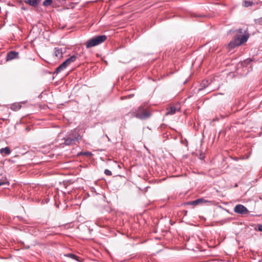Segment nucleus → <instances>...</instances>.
I'll list each match as a JSON object with an SVG mask.
<instances>
[{
	"instance_id": "f257e3e1",
	"label": "nucleus",
	"mask_w": 262,
	"mask_h": 262,
	"mask_svg": "<svg viewBox=\"0 0 262 262\" xmlns=\"http://www.w3.org/2000/svg\"><path fill=\"white\" fill-rule=\"evenodd\" d=\"M107 38L105 35L96 36L88 40L86 42V47L90 48L91 47L97 46L104 42Z\"/></svg>"
},
{
	"instance_id": "f03ea898",
	"label": "nucleus",
	"mask_w": 262,
	"mask_h": 262,
	"mask_svg": "<svg viewBox=\"0 0 262 262\" xmlns=\"http://www.w3.org/2000/svg\"><path fill=\"white\" fill-rule=\"evenodd\" d=\"M249 38L248 34H244L241 37L240 36H236L233 41H230L228 44V48L232 49L236 47L239 46L246 42Z\"/></svg>"
},
{
	"instance_id": "7ed1b4c3",
	"label": "nucleus",
	"mask_w": 262,
	"mask_h": 262,
	"mask_svg": "<svg viewBox=\"0 0 262 262\" xmlns=\"http://www.w3.org/2000/svg\"><path fill=\"white\" fill-rule=\"evenodd\" d=\"M133 116L140 119H145L150 116V114L142 106H140L138 110L132 113Z\"/></svg>"
},
{
	"instance_id": "20e7f679",
	"label": "nucleus",
	"mask_w": 262,
	"mask_h": 262,
	"mask_svg": "<svg viewBox=\"0 0 262 262\" xmlns=\"http://www.w3.org/2000/svg\"><path fill=\"white\" fill-rule=\"evenodd\" d=\"M77 58V56L75 55L71 56L70 58H68L66 61L62 62L59 67H58L56 69L55 72L56 73H58L61 71H63L71 63L74 62L76 60Z\"/></svg>"
},
{
	"instance_id": "39448f33",
	"label": "nucleus",
	"mask_w": 262,
	"mask_h": 262,
	"mask_svg": "<svg viewBox=\"0 0 262 262\" xmlns=\"http://www.w3.org/2000/svg\"><path fill=\"white\" fill-rule=\"evenodd\" d=\"M81 139V136L77 134L74 135V134H70L69 137L67 138L64 141V144L66 145H71L75 144L76 142Z\"/></svg>"
},
{
	"instance_id": "423d86ee",
	"label": "nucleus",
	"mask_w": 262,
	"mask_h": 262,
	"mask_svg": "<svg viewBox=\"0 0 262 262\" xmlns=\"http://www.w3.org/2000/svg\"><path fill=\"white\" fill-rule=\"evenodd\" d=\"M234 211L237 213L246 214L248 212V209L243 205L238 204L235 206Z\"/></svg>"
},
{
	"instance_id": "0eeeda50",
	"label": "nucleus",
	"mask_w": 262,
	"mask_h": 262,
	"mask_svg": "<svg viewBox=\"0 0 262 262\" xmlns=\"http://www.w3.org/2000/svg\"><path fill=\"white\" fill-rule=\"evenodd\" d=\"M18 58V53L15 51H11L7 54V60H11Z\"/></svg>"
},
{
	"instance_id": "6e6552de",
	"label": "nucleus",
	"mask_w": 262,
	"mask_h": 262,
	"mask_svg": "<svg viewBox=\"0 0 262 262\" xmlns=\"http://www.w3.org/2000/svg\"><path fill=\"white\" fill-rule=\"evenodd\" d=\"M54 55L58 58H61L63 56L62 49L59 48H55L54 49Z\"/></svg>"
},
{
	"instance_id": "1a4fd4ad",
	"label": "nucleus",
	"mask_w": 262,
	"mask_h": 262,
	"mask_svg": "<svg viewBox=\"0 0 262 262\" xmlns=\"http://www.w3.org/2000/svg\"><path fill=\"white\" fill-rule=\"evenodd\" d=\"M25 3L32 6H37L39 1L38 0H26Z\"/></svg>"
},
{
	"instance_id": "9d476101",
	"label": "nucleus",
	"mask_w": 262,
	"mask_h": 262,
	"mask_svg": "<svg viewBox=\"0 0 262 262\" xmlns=\"http://www.w3.org/2000/svg\"><path fill=\"white\" fill-rule=\"evenodd\" d=\"M177 108L175 106H171L167 109L166 115H173L176 113L177 111Z\"/></svg>"
},
{
	"instance_id": "9b49d317",
	"label": "nucleus",
	"mask_w": 262,
	"mask_h": 262,
	"mask_svg": "<svg viewBox=\"0 0 262 262\" xmlns=\"http://www.w3.org/2000/svg\"><path fill=\"white\" fill-rule=\"evenodd\" d=\"M204 201V199H197L196 200L190 202L188 204L195 206V205H198L199 204H200V203H201L202 202H203Z\"/></svg>"
},
{
	"instance_id": "f8f14e48",
	"label": "nucleus",
	"mask_w": 262,
	"mask_h": 262,
	"mask_svg": "<svg viewBox=\"0 0 262 262\" xmlns=\"http://www.w3.org/2000/svg\"><path fill=\"white\" fill-rule=\"evenodd\" d=\"M64 256L68 257L71 258L73 259H75L78 261H80L79 257L74 254H72V253L66 254H64Z\"/></svg>"
},
{
	"instance_id": "ddd939ff",
	"label": "nucleus",
	"mask_w": 262,
	"mask_h": 262,
	"mask_svg": "<svg viewBox=\"0 0 262 262\" xmlns=\"http://www.w3.org/2000/svg\"><path fill=\"white\" fill-rule=\"evenodd\" d=\"M1 154L4 153L5 155H8L10 154L11 151L10 148L8 147H6L5 148H2L0 149Z\"/></svg>"
},
{
	"instance_id": "4468645a",
	"label": "nucleus",
	"mask_w": 262,
	"mask_h": 262,
	"mask_svg": "<svg viewBox=\"0 0 262 262\" xmlns=\"http://www.w3.org/2000/svg\"><path fill=\"white\" fill-rule=\"evenodd\" d=\"M21 108V105L18 103L13 104L11 106V109L14 111H17L19 110Z\"/></svg>"
},
{
	"instance_id": "2eb2a0df",
	"label": "nucleus",
	"mask_w": 262,
	"mask_h": 262,
	"mask_svg": "<svg viewBox=\"0 0 262 262\" xmlns=\"http://www.w3.org/2000/svg\"><path fill=\"white\" fill-rule=\"evenodd\" d=\"M253 4L252 2L249 1H245L243 2V5L245 7H248L251 6Z\"/></svg>"
},
{
	"instance_id": "dca6fc26",
	"label": "nucleus",
	"mask_w": 262,
	"mask_h": 262,
	"mask_svg": "<svg viewBox=\"0 0 262 262\" xmlns=\"http://www.w3.org/2000/svg\"><path fill=\"white\" fill-rule=\"evenodd\" d=\"M251 60L249 59H247L241 62V65L243 66H246L247 64H249Z\"/></svg>"
},
{
	"instance_id": "f3484780",
	"label": "nucleus",
	"mask_w": 262,
	"mask_h": 262,
	"mask_svg": "<svg viewBox=\"0 0 262 262\" xmlns=\"http://www.w3.org/2000/svg\"><path fill=\"white\" fill-rule=\"evenodd\" d=\"M52 0H45L43 2V5L45 6H49L51 5Z\"/></svg>"
},
{
	"instance_id": "a211bd4d",
	"label": "nucleus",
	"mask_w": 262,
	"mask_h": 262,
	"mask_svg": "<svg viewBox=\"0 0 262 262\" xmlns=\"http://www.w3.org/2000/svg\"><path fill=\"white\" fill-rule=\"evenodd\" d=\"M256 23L259 25H262V17H260L255 21Z\"/></svg>"
},
{
	"instance_id": "6ab92c4d",
	"label": "nucleus",
	"mask_w": 262,
	"mask_h": 262,
	"mask_svg": "<svg viewBox=\"0 0 262 262\" xmlns=\"http://www.w3.org/2000/svg\"><path fill=\"white\" fill-rule=\"evenodd\" d=\"M104 173L106 175L109 176H112V172L110 170H108V169H105L104 170Z\"/></svg>"
},
{
	"instance_id": "aec40b11",
	"label": "nucleus",
	"mask_w": 262,
	"mask_h": 262,
	"mask_svg": "<svg viewBox=\"0 0 262 262\" xmlns=\"http://www.w3.org/2000/svg\"><path fill=\"white\" fill-rule=\"evenodd\" d=\"M258 229L259 231H262V224L259 225L258 227Z\"/></svg>"
},
{
	"instance_id": "412c9836",
	"label": "nucleus",
	"mask_w": 262,
	"mask_h": 262,
	"mask_svg": "<svg viewBox=\"0 0 262 262\" xmlns=\"http://www.w3.org/2000/svg\"><path fill=\"white\" fill-rule=\"evenodd\" d=\"M84 155H91V154L89 152H87L84 153Z\"/></svg>"
},
{
	"instance_id": "4be33fe9",
	"label": "nucleus",
	"mask_w": 262,
	"mask_h": 262,
	"mask_svg": "<svg viewBox=\"0 0 262 262\" xmlns=\"http://www.w3.org/2000/svg\"><path fill=\"white\" fill-rule=\"evenodd\" d=\"M5 184V182H0V186Z\"/></svg>"
},
{
	"instance_id": "5701e85b",
	"label": "nucleus",
	"mask_w": 262,
	"mask_h": 262,
	"mask_svg": "<svg viewBox=\"0 0 262 262\" xmlns=\"http://www.w3.org/2000/svg\"><path fill=\"white\" fill-rule=\"evenodd\" d=\"M239 33H243V32H242V29H239Z\"/></svg>"
}]
</instances>
